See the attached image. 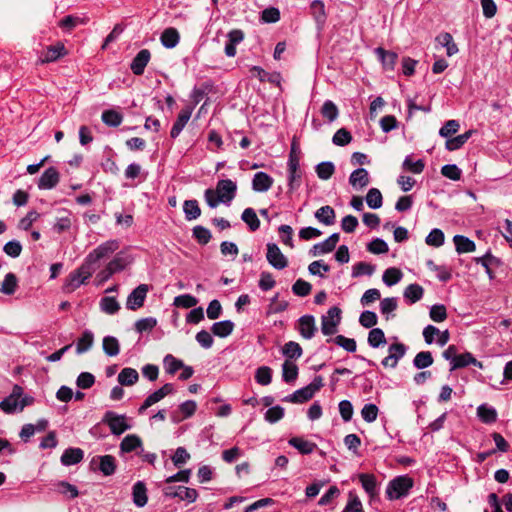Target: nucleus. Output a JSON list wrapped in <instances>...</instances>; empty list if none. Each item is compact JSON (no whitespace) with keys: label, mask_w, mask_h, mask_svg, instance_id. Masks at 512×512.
<instances>
[{"label":"nucleus","mask_w":512,"mask_h":512,"mask_svg":"<svg viewBox=\"0 0 512 512\" xmlns=\"http://www.w3.org/2000/svg\"><path fill=\"white\" fill-rule=\"evenodd\" d=\"M32 403L33 398L27 395L24 396L23 388L14 385L11 394L0 402V409L6 414H14L23 411L26 406Z\"/></svg>","instance_id":"obj_1"},{"label":"nucleus","mask_w":512,"mask_h":512,"mask_svg":"<svg viewBox=\"0 0 512 512\" xmlns=\"http://www.w3.org/2000/svg\"><path fill=\"white\" fill-rule=\"evenodd\" d=\"M94 271L95 267H90L87 263L83 262L79 268L68 275L63 285L64 292H74L92 276Z\"/></svg>","instance_id":"obj_2"},{"label":"nucleus","mask_w":512,"mask_h":512,"mask_svg":"<svg viewBox=\"0 0 512 512\" xmlns=\"http://www.w3.org/2000/svg\"><path fill=\"white\" fill-rule=\"evenodd\" d=\"M413 485L414 481L408 475L397 476L388 483L386 496L389 500H397L406 497Z\"/></svg>","instance_id":"obj_3"},{"label":"nucleus","mask_w":512,"mask_h":512,"mask_svg":"<svg viewBox=\"0 0 512 512\" xmlns=\"http://www.w3.org/2000/svg\"><path fill=\"white\" fill-rule=\"evenodd\" d=\"M288 191L293 192L301 185L302 171L300 169V159L295 152V145L291 147L288 158Z\"/></svg>","instance_id":"obj_4"},{"label":"nucleus","mask_w":512,"mask_h":512,"mask_svg":"<svg viewBox=\"0 0 512 512\" xmlns=\"http://www.w3.org/2000/svg\"><path fill=\"white\" fill-rule=\"evenodd\" d=\"M119 248L118 240H108L94 250H92L85 258L84 262L87 263L90 267H95L94 265L105 258H108Z\"/></svg>","instance_id":"obj_5"},{"label":"nucleus","mask_w":512,"mask_h":512,"mask_svg":"<svg viewBox=\"0 0 512 512\" xmlns=\"http://www.w3.org/2000/svg\"><path fill=\"white\" fill-rule=\"evenodd\" d=\"M101 422L106 424L111 433L116 436H119L125 431L131 429V425L127 422L126 415L117 414L111 410L105 412Z\"/></svg>","instance_id":"obj_6"},{"label":"nucleus","mask_w":512,"mask_h":512,"mask_svg":"<svg viewBox=\"0 0 512 512\" xmlns=\"http://www.w3.org/2000/svg\"><path fill=\"white\" fill-rule=\"evenodd\" d=\"M341 322V309L331 307L325 315L321 317V332L326 336L334 335Z\"/></svg>","instance_id":"obj_7"},{"label":"nucleus","mask_w":512,"mask_h":512,"mask_svg":"<svg viewBox=\"0 0 512 512\" xmlns=\"http://www.w3.org/2000/svg\"><path fill=\"white\" fill-rule=\"evenodd\" d=\"M163 494L167 498H179L180 500H186L189 503H193L196 501L198 497V492L194 488L184 487V486H167L163 489Z\"/></svg>","instance_id":"obj_8"},{"label":"nucleus","mask_w":512,"mask_h":512,"mask_svg":"<svg viewBox=\"0 0 512 512\" xmlns=\"http://www.w3.org/2000/svg\"><path fill=\"white\" fill-rule=\"evenodd\" d=\"M217 195L222 199V203L230 205L231 201L235 198L237 192V184L231 179H222L217 182L216 189L214 190Z\"/></svg>","instance_id":"obj_9"},{"label":"nucleus","mask_w":512,"mask_h":512,"mask_svg":"<svg viewBox=\"0 0 512 512\" xmlns=\"http://www.w3.org/2000/svg\"><path fill=\"white\" fill-rule=\"evenodd\" d=\"M407 347L403 343H393L388 348V355L382 360L381 364L385 368H396L398 362L405 356Z\"/></svg>","instance_id":"obj_10"},{"label":"nucleus","mask_w":512,"mask_h":512,"mask_svg":"<svg viewBox=\"0 0 512 512\" xmlns=\"http://www.w3.org/2000/svg\"><path fill=\"white\" fill-rule=\"evenodd\" d=\"M266 259L268 263L277 270H282L288 266V259L281 252L275 243H267Z\"/></svg>","instance_id":"obj_11"},{"label":"nucleus","mask_w":512,"mask_h":512,"mask_svg":"<svg viewBox=\"0 0 512 512\" xmlns=\"http://www.w3.org/2000/svg\"><path fill=\"white\" fill-rule=\"evenodd\" d=\"M90 465L93 469H98L104 476H111L116 471V460L112 455H101L94 457Z\"/></svg>","instance_id":"obj_12"},{"label":"nucleus","mask_w":512,"mask_h":512,"mask_svg":"<svg viewBox=\"0 0 512 512\" xmlns=\"http://www.w3.org/2000/svg\"><path fill=\"white\" fill-rule=\"evenodd\" d=\"M149 287L147 284H140L127 297L126 307L129 310H137L141 308L146 299Z\"/></svg>","instance_id":"obj_13"},{"label":"nucleus","mask_w":512,"mask_h":512,"mask_svg":"<svg viewBox=\"0 0 512 512\" xmlns=\"http://www.w3.org/2000/svg\"><path fill=\"white\" fill-rule=\"evenodd\" d=\"M60 181V173L55 167L47 168L38 180L37 186L40 190H51Z\"/></svg>","instance_id":"obj_14"},{"label":"nucleus","mask_w":512,"mask_h":512,"mask_svg":"<svg viewBox=\"0 0 512 512\" xmlns=\"http://www.w3.org/2000/svg\"><path fill=\"white\" fill-rule=\"evenodd\" d=\"M298 331L300 335L305 339H311L317 332L315 325V318L312 315H304L298 320Z\"/></svg>","instance_id":"obj_15"},{"label":"nucleus","mask_w":512,"mask_h":512,"mask_svg":"<svg viewBox=\"0 0 512 512\" xmlns=\"http://www.w3.org/2000/svg\"><path fill=\"white\" fill-rule=\"evenodd\" d=\"M151 58V53L148 49L140 50L137 55L133 58L130 69L133 74L140 76L144 73L145 67L149 63Z\"/></svg>","instance_id":"obj_16"},{"label":"nucleus","mask_w":512,"mask_h":512,"mask_svg":"<svg viewBox=\"0 0 512 512\" xmlns=\"http://www.w3.org/2000/svg\"><path fill=\"white\" fill-rule=\"evenodd\" d=\"M273 178L266 172H257L252 179V189L255 192H267L273 185Z\"/></svg>","instance_id":"obj_17"},{"label":"nucleus","mask_w":512,"mask_h":512,"mask_svg":"<svg viewBox=\"0 0 512 512\" xmlns=\"http://www.w3.org/2000/svg\"><path fill=\"white\" fill-rule=\"evenodd\" d=\"M66 54V50L63 44L57 43L56 45H51L46 48L45 51L42 52L39 62L40 63H50L59 59L61 56Z\"/></svg>","instance_id":"obj_18"},{"label":"nucleus","mask_w":512,"mask_h":512,"mask_svg":"<svg viewBox=\"0 0 512 512\" xmlns=\"http://www.w3.org/2000/svg\"><path fill=\"white\" fill-rule=\"evenodd\" d=\"M84 451L81 448H68L64 450L60 461L64 466H72L83 460Z\"/></svg>","instance_id":"obj_19"},{"label":"nucleus","mask_w":512,"mask_h":512,"mask_svg":"<svg viewBox=\"0 0 512 512\" xmlns=\"http://www.w3.org/2000/svg\"><path fill=\"white\" fill-rule=\"evenodd\" d=\"M132 499L135 506L142 508L147 504V488L144 482L137 481L132 487Z\"/></svg>","instance_id":"obj_20"},{"label":"nucleus","mask_w":512,"mask_h":512,"mask_svg":"<svg viewBox=\"0 0 512 512\" xmlns=\"http://www.w3.org/2000/svg\"><path fill=\"white\" fill-rule=\"evenodd\" d=\"M160 41L165 48L172 49L178 45L180 34L176 28H166L160 36Z\"/></svg>","instance_id":"obj_21"},{"label":"nucleus","mask_w":512,"mask_h":512,"mask_svg":"<svg viewBox=\"0 0 512 512\" xmlns=\"http://www.w3.org/2000/svg\"><path fill=\"white\" fill-rule=\"evenodd\" d=\"M288 444L304 455L313 453L317 448L316 443L305 440L301 437L290 438Z\"/></svg>","instance_id":"obj_22"},{"label":"nucleus","mask_w":512,"mask_h":512,"mask_svg":"<svg viewBox=\"0 0 512 512\" xmlns=\"http://www.w3.org/2000/svg\"><path fill=\"white\" fill-rule=\"evenodd\" d=\"M191 117V110L189 109H183L178 114V117L176 121L174 122L172 129L170 131L171 138L175 139L177 138L184 127L186 126L187 122L189 121Z\"/></svg>","instance_id":"obj_23"},{"label":"nucleus","mask_w":512,"mask_h":512,"mask_svg":"<svg viewBox=\"0 0 512 512\" xmlns=\"http://www.w3.org/2000/svg\"><path fill=\"white\" fill-rule=\"evenodd\" d=\"M468 365H474L480 369L483 368L482 362L478 361L470 352H465L457 356L450 370L453 371L459 368H464Z\"/></svg>","instance_id":"obj_24"},{"label":"nucleus","mask_w":512,"mask_h":512,"mask_svg":"<svg viewBox=\"0 0 512 512\" xmlns=\"http://www.w3.org/2000/svg\"><path fill=\"white\" fill-rule=\"evenodd\" d=\"M375 53L380 59L383 67L387 70H393L398 58V55L395 52L387 51L382 47H378L375 49Z\"/></svg>","instance_id":"obj_25"},{"label":"nucleus","mask_w":512,"mask_h":512,"mask_svg":"<svg viewBox=\"0 0 512 512\" xmlns=\"http://www.w3.org/2000/svg\"><path fill=\"white\" fill-rule=\"evenodd\" d=\"M234 327L235 325L231 320H222L213 323L211 332L217 337L226 338L232 334Z\"/></svg>","instance_id":"obj_26"},{"label":"nucleus","mask_w":512,"mask_h":512,"mask_svg":"<svg viewBox=\"0 0 512 512\" xmlns=\"http://www.w3.org/2000/svg\"><path fill=\"white\" fill-rule=\"evenodd\" d=\"M117 380L122 386H132L138 382L139 374L136 369L126 367L120 371Z\"/></svg>","instance_id":"obj_27"},{"label":"nucleus","mask_w":512,"mask_h":512,"mask_svg":"<svg viewBox=\"0 0 512 512\" xmlns=\"http://www.w3.org/2000/svg\"><path fill=\"white\" fill-rule=\"evenodd\" d=\"M349 183L355 188H363L369 184V174L365 168L354 170L350 177Z\"/></svg>","instance_id":"obj_28"},{"label":"nucleus","mask_w":512,"mask_h":512,"mask_svg":"<svg viewBox=\"0 0 512 512\" xmlns=\"http://www.w3.org/2000/svg\"><path fill=\"white\" fill-rule=\"evenodd\" d=\"M314 216L320 223L326 226L334 224L336 217L334 209L329 205L320 207Z\"/></svg>","instance_id":"obj_29"},{"label":"nucleus","mask_w":512,"mask_h":512,"mask_svg":"<svg viewBox=\"0 0 512 512\" xmlns=\"http://www.w3.org/2000/svg\"><path fill=\"white\" fill-rule=\"evenodd\" d=\"M473 132V130H468L463 134L457 135L456 137H449L445 143L446 149L449 151L460 149L470 139Z\"/></svg>","instance_id":"obj_30"},{"label":"nucleus","mask_w":512,"mask_h":512,"mask_svg":"<svg viewBox=\"0 0 512 512\" xmlns=\"http://www.w3.org/2000/svg\"><path fill=\"white\" fill-rule=\"evenodd\" d=\"M453 242L455 244L456 251L459 254L473 252L476 249L475 243L463 235H455L453 237Z\"/></svg>","instance_id":"obj_31"},{"label":"nucleus","mask_w":512,"mask_h":512,"mask_svg":"<svg viewBox=\"0 0 512 512\" xmlns=\"http://www.w3.org/2000/svg\"><path fill=\"white\" fill-rule=\"evenodd\" d=\"M183 212L187 221H192L199 218L201 215V209L199 207L198 201L195 199L185 200L183 203Z\"/></svg>","instance_id":"obj_32"},{"label":"nucleus","mask_w":512,"mask_h":512,"mask_svg":"<svg viewBox=\"0 0 512 512\" xmlns=\"http://www.w3.org/2000/svg\"><path fill=\"white\" fill-rule=\"evenodd\" d=\"M94 334L90 330H85L76 342V353L83 354L87 352L93 345Z\"/></svg>","instance_id":"obj_33"},{"label":"nucleus","mask_w":512,"mask_h":512,"mask_svg":"<svg viewBox=\"0 0 512 512\" xmlns=\"http://www.w3.org/2000/svg\"><path fill=\"white\" fill-rule=\"evenodd\" d=\"M310 13L318 25H323L326 21L325 5L321 0H313L310 4Z\"/></svg>","instance_id":"obj_34"},{"label":"nucleus","mask_w":512,"mask_h":512,"mask_svg":"<svg viewBox=\"0 0 512 512\" xmlns=\"http://www.w3.org/2000/svg\"><path fill=\"white\" fill-rule=\"evenodd\" d=\"M142 446V441L140 437L135 434L127 435L123 438L120 443V450L123 453H130L135 451L137 448Z\"/></svg>","instance_id":"obj_35"},{"label":"nucleus","mask_w":512,"mask_h":512,"mask_svg":"<svg viewBox=\"0 0 512 512\" xmlns=\"http://www.w3.org/2000/svg\"><path fill=\"white\" fill-rule=\"evenodd\" d=\"M320 112L328 123L334 122L339 116V109L337 105L331 100L324 101Z\"/></svg>","instance_id":"obj_36"},{"label":"nucleus","mask_w":512,"mask_h":512,"mask_svg":"<svg viewBox=\"0 0 512 512\" xmlns=\"http://www.w3.org/2000/svg\"><path fill=\"white\" fill-rule=\"evenodd\" d=\"M298 377V367L290 360H285L282 364V379L286 383L294 382Z\"/></svg>","instance_id":"obj_37"},{"label":"nucleus","mask_w":512,"mask_h":512,"mask_svg":"<svg viewBox=\"0 0 512 512\" xmlns=\"http://www.w3.org/2000/svg\"><path fill=\"white\" fill-rule=\"evenodd\" d=\"M424 294V289L419 284H410L404 290L403 296L410 303H416L422 299Z\"/></svg>","instance_id":"obj_38"},{"label":"nucleus","mask_w":512,"mask_h":512,"mask_svg":"<svg viewBox=\"0 0 512 512\" xmlns=\"http://www.w3.org/2000/svg\"><path fill=\"white\" fill-rule=\"evenodd\" d=\"M477 415L486 424L494 423L497 420L496 410L486 404H482L477 408Z\"/></svg>","instance_id":"obj_39"},{"label":"nucleus","mask_w":512,"mask_h":512,"mask_svg":"<svg viewBox=\"0 0 512 512\" xmlns=\"http://www.w3.org/2000/svg\"><path fill=\"white\" fill-rule=\"evenodd\" d=\"M359 480L363 489L370 495L374 496L377 493V481L373 474L362 473L359 475Z\"/></svg>","instance_id":"obj_40"},{"label":"nucleus","mask_w":512,"mask_h":512,"mask_svg":"<svg viewBox=\"0 0 512 512\" xmlns=\"http://www.w3.org/2000/svg\"><path fill=\"white\" fill-rule=\"evenodd\" d=\"M101 119L109 127H118L123 121V116L121 113L109 109L103 111Z\"/></svg>","instance_id":"obj_41"},{"label":"nucleus","mask_w":512,"mask_h":512,"mask_svg":"<svg viewBox=\"0 0 512 512\" xmlns=\"http://www.w3.org/2000/svg\"><path fill=\"white\" fill-rule=\"evenodd\" d=\"M282 353L287 358V360L298 359L302 356L303 350L299 343L295 341H289L284 344L282 348Z\"/></svg>","instance_id":"obj_42"},{"label":"nucleus","mask_w":512,"mask_h":512,"mask_svg":"<svg viewBox=\"0 0 512 512\" xmlns=\"http://www.w3.org/2000/svg\"><path fill=\"white\" fill-rule=\"evenodd\" d=\"M197 409V404L194 400H187L179 405V412L181 413V417L178 418L174 416L173 419L176 422H179L183 419L190 418L194 415Z\"/></svg>","instance_id":"obj_43"},{"label":"nucleus","mask_w":512,"mask_h":512,"mask_svg":"<svg viewBox=\"0 0 512 512\" xmlns=\"http://www.w3.org/2000/svg\"><path fill=\"white\" fill-rule=\"evenodd\" d=\"M103 351L110 357L118 355L120 352L118 339L114 336H105L103 338Z\"/></svg>","instance_id":"obj_44"},{"label":"nucleus","mask_w":512,"mask_h":512,"mask_svg":"<svg viewBox=\"0 0 512 512\" xmlns=\"http://www.w3.org/2000/svg\"><path fill=\"white\" fill-rule=\"evenodd\" d=\"M376 267L367 262H357L352 267V277L357 278L363 275L372 276Z\"/></svg>","instance_id":"obj_45"},{"label":"nucleus","mask_w":512,"mask_h":512,"mask_svg":"<svg viewBox=\"0 0 512 512\" xmlns=\"http://www.w3.org/2000/svg\"><path fill=\"white\" fill-rule=\"evenodd\" d=\"M241 219L249 226L251 231H256L260 227V220L253 208H246L242 212Z\"/></svg>","instance_id":"obj_46"},{"label":"nucleus","mask_w":512,"mask_h":512,"mask_svg":"<svg viewBox=\"0 0 512 512\" xmlns=\"http://www.w3.org/2000/svg\"><path fill=\"white\" fill-rule=\"evenodd\" d=\"M368 344L372 348H378L381 345L386 344V337L382 329L372 328L368 334Z\"/></svg>","instance_id":"obj_47"},{"label":"nucleus","mask_w":512,"mask_h":512,"mask_svg":"<svg viewBox=\"0 0 512 512\" xmlns=\"http://www.w3.org/2000/svg\"><path fill=\"white\" fill-rule=\"evenodd\" d=\"M433 356L430 351H421L413 359V365L417 369H425L433 364Z\"/></svg>","instance_id":"obj_48"},{"label":"nucleus","mask_w":512,"mask_h":512,"mask_svg":"<svg viewBox=\"0 0 512 512\" xmlns=\"http://www.w3.org/2000/svg\"><path fill=\"white\" fill-rule=\"evenodd\" d=\"M436 39L442 46L446 47L447 56L451 57L458 52V47L450 33H443Z\"/></svg>","instance_id":"obj_49"},{"label":"nucleus","mask_w":512,"mask_h":512,"mask_svg":"<svg viewBox=\"0 0 512 512\" xmlns=\"http://www.w3.org/2000/svg\"><path fill=\"white\" fill-rule=\"evenodd\" d=\"M403 277V273L400 269L391 267L384 271L382 280L387 286H393L397 284Z\"/></svg>","instance_id":"obj_50"},{"label":"nucleus","mask_w":512,"mask_h":512,"mask_svg":"<svg viewBox=\"0 0 512 512\" xmlns=\"http://www.w3.org/2000/svg\"><path fill=\"white\" fill-rule=\"evenodd\" d=\"M163 364L165 371L170 375H174L179 369H181V367H184L183 361L177 359L171 354H167L164 357Z\"/></svg>","instance_id":"obj_51"},{"label":"nucleus","mask_w":512,"mask_h":512,"mask_svg":"<svg viewBox=\"0 0 512 512\" xmlns=\"http://www.w3.org/2000/svg\"><path fill=\"white\" fill-rule=\"evenodd\" d=\"M317 176L322 180H328L334 174L335 166L330 161H324L315 167Z\"/></svg>","instance_id":"obj_52"},{"label":"nucleus","mask_w":512,"mask_h":512,"mask_svg":"<svg viewBox=\"0 0 512 512\" xmlns=\"http://www.w3.org/2000/svg\"><path fill=\"white\" fill-rule=\"evenodd\" d=\"M402 168L414 174H420L425 168V163L422 159L413 161L411 156H406L402 163Z\"/></svg>","instance_id":"obj_53"},{"label":"nucleus","mask_w":512,"mask_h":512,"mask_svg":"<svg viewBox=\"0 0 512 512\" xmlns=\"http://www.w3.org/2000/svg\"><path fill=\"white\" fill-rule=\"evenodd\" d=\"M192 235L200 245H206L212 238L210 230L201 225L192 229Z\"/></svg>","instance_id":"obj_54"},{"label":"nucleus","mask_w":512,"mask_h":512,"mask_svg":"<svg viewBox=\"0 0 512 512\" xmlns=\"http://www.w3.org/2000/svg\"><path fill=\"white\" fill-rule=\"evenodd\" d=\"M367 205L371 209H378L382 206L383 198L379 189L371 188L366 195Z\"/></svg>","instance_id":"obj_55"},{"label":"nucleus","mask_w":512,"mask_h":512,"mask_svg":"<svg viewBox=\"0 0 512 512\" xmlns=\"http://www.w3.org/2000/svg\"><path fill=\"white\" fill-rule=\"evenodd\" d=\"M255 380L260 385H269L272 381V369L268 366H260L255 372Z\"/></svg>","instance_id":"obj_56"},{"label":"nucleus","mask_w":512,"mask_h":512,"mask_svg":"<svg viewBox=\"0 0 512 512\" xmlns=\"http://www.w3.org/2000/svg\"><path fill=\"white\" fill-rule=\"evenodd\" d=\"M17 288V277L13 273H8L5 275L4 280L1 285V292L6 295H12L15 293Z\"/></svg>","instance_id":"obj_57"},{"label":"nucleus","mask_w":512,"mask_h":512,"mask_svg":"<svg viewBox=\"0 0 512 512\" xmlns=\"http://www.w3.org/2000/svg\"><path fill=\"white\" fill-rule=\"evenodd\" d=\"M101 310L109 315L117 313L120 305L115 297H103L100 301Z\"/></svg>","instance_id":"obj_58"},{"label":"nucleus","mask_w":512,"mask_h":512,"mask_svg":"<svg viewBox=\"0 0 512 512\" xmlns=\"http://www.w3.org/2000/svg\"><path fill=\"white\" fill-rule=\"evenodd\" d=\"M444 233L438 228H434L426 236L425 242L429 246L440 247L444 244Z\"/></svg>","instance_id":"obj_59"},{"label":"nucleus","mask_w":512,"mask_h":512,"mask_svg":"<svg viewBox=\"0 0 512 512\" xmlns=\"http://www.w3.org/2000/svg\"><path fill=\"white\" fill-rule=\"evenodd\" d=\"M198 303V299L190 294H182L176 296L173 301V305L181 308H192Z\"/></svg>","instance_id":"obj_60"},{"label":"nucleus","mask_w":512,"mask_h":512,"mask_svg":"<svg viewBox=\"0 0 512 512\" xmlns=\"http://www.w3.org/2000/svg\"><path fill=\"white\" fill-rule=\"evenodd\" d=\"M284 414H285L284 408L279 405H276V406L270 407L265 412L264 419L268 423L274 424V423L278 422L279 420H281L284 417Z\"/></svg>","instance_id":"obj_61"},{"label":"nucleus","mask_w":512,"mask_h":512,"mask_svg":"<svg viewBox=\"0 0 512 512\" xmlns=\"http://www.w3.org/2000/svg\"><path fill=\"white\" fill-rule=\"evenodd\" d=\"M129 264L127 258L122 254L118 253L116 256L107 264L109 270H111L114 274L120 272L126 268Z\"/></svg>","instance_id":"obj_62"},{"label":"nucleus","mask_w":512,"mask_h":512,"mask_svg":"<svg viewBox=\"0 0 512 512\" xmlns=\"http://www.w3.org/2000/svg\"><path fill=\"white\" fill-rule=\"evenodd\" d=\"M352 141V135L346 128H340L335 132L332 142L336 146H346Z\"/></svg>","instance_id":"obj_63"},{"label":"nucleus","mask_w":512,"mask_h":512,"mask_svg":"<svg viewBox=\"0 0 512 512\" xmlns=\"http://www.w3.org/2000/svg\"><path fill=\"white\" fill-rule=\"evenodd\" d=\"M342 512H364L362 503L355 493H349V500Z\"/></svg>","instance_id":"obj_64"}]
</instances>
